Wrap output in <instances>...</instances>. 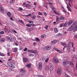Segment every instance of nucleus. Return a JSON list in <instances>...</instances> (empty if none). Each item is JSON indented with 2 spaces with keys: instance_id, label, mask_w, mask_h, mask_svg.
<instances>
[{
  "instance_id": "nucleus-4",
  "label": "nucleus",
  "mask_w": 77,
  "mask_h": 77,
  "mask_svg": "<svg viewBox=\"0 0 77 77\" xmlns=\"http://www.w3.org/2000/svg\"><path fill=\"white\" fill-rule=\"evenodd\" d=\"M6 39L9 42H11L13 41V38L11 37H9L8 36L6 37Z\"/></svg>"
},
{
  "instance_id": "nucleus-41",
  "label": "nucleus",
  "mask_w": 77,
  "mask_h": 77,
  "mask_svg": "<svg viewBox=\"0 0 77 77\" xmlns=\"http://www.w3.org/2000/svg\"><path fill=\"white\" fill-rule=\"evenodd\" d=\"M50 8H52V11H55V8H54V7H50Z\"/></svg>"
},
{
  "instance_id": "nucleus-48",
  "label": "nucleus",
  "mask_w": 77,
  "mask_h": 77,
  "mask_svg": "<svg viewBox=\"0 0 77 77\" xmlns=\"http://www.w3.org/2000/svg\"><path fill=\"white\" fill-rule=\"evenodd\" d=\"M38 14L39 15H42V13L41 12H39V13H38Z\"/></svg>"
},
{
  "instance_id": "nucleus-50",
  "label": "nucleus",
  "mask_w": 77,
  "mask_h": 77,
  "mask_svg": "<svg viewBox=\"0 0 77 77\" xmlns=\"http://www.w3.org/2000/svg\"><path fill=\"white\" fill-rule=\"evenodd\" d=\"M45 37V35H41V38H44Z\"/></svg>"
},
{
  "instance_id": "nucleus-36",
  "label": "nucleus",
  "mask_w": 77,
  "mask_h": 77,
  "mask_svg": "<svg viewBox=\"0 0 77 77\" xmlns=\"http://www.w3.org/2000/svg\"><path fill=\"white\" fill-rule=\"evenodd\" d=\"M31 64H28L27 65V67L28 68H30V67H31Z\"/></svg>"
},
{
  "instance_id": "nucleus-7",
  "label": "nucleus",
  "mask_w": 77,
  "mask_h": 77,
  "mask_svg": "<svg viewBox=\"0 0 77 77\" xmlns=\"http://www.w3.org/2000/svg\"><path fill=\"white\" fill-rule=\"evenodd\" d=\"M68 63L67 61L66 60H63V64L64 65L66 66L67 65Z\"/></svg>"
},
{
  "instance_id": "nucleus-34",
  "label": "nucleus",
  "mask_w": 77,
  "mask_h": 77,
  "mask_svg": "<svg viewBox=\"0 0 77 77\" xmlns=\"http://www.w3.org/2000/svg\"><path fill=\"white\" fill-rule=\"evenodd\" d=\"M49 5L50 6V7H53V6H52V3H49Z\"/></svg>"
},
{
  "instance_id": "nucleus-43",
  "label": "nucleus",
  "mask_w": 77,
  "mask_h": 77,
  "mask_svg": "<svg viewBox=\"0 0 77 77\" xmlns=\"http://www.w3.org/2000/svg\"><path fill=\"white\" fill-rule=\"evenodd\" d=\"M67 24H68L67 22H66V23H65V24H63V25H64V26H67Z\"/></svg>"
},
{
  "instance_id": "nucleus-31",
  "label": "nucleus",
  "mask_w": 77,
  "mask_h": 77,
  "mask_svg": "<svg viewBox=\"0 0 77 77\" xmlns=\"http://www.w3.org/2000/svg\"><path fill=\"white\" fill-rule=\"evenodd\" d=\"M55 50L56 51H58V52H59L60 53H61V51L58 50V49H57L56 48H55Z\"/></svg>"
},
{
  "instance_id": "nucleus-53",
  "label": "nucleus",
  "mask_w": 77,
  "mask_h": 77,
  "mask_svg": "<svg viewBox=\"0 0 77 77\" xmlns=\"http://www.w3.org/2000/svg\"><path fill=\"white\" fill-rule=\"evenodd\" d=\"M74 38H77V35H74Z\"/></svg>"
},
{
  "instance_id": "nucleus-61",
  "label": "nucleus",
  "mask_w": 77,
  "mask_h": 77,
  "mask_svg": "<svg viewBox=\"0 0 77 77\" xmlns=\"http://www.w3.org/2000/svg\"><path fill=\"white\" fill-rule=\"evenodd\" d=\"M27 50V48H25L24 49V50H23L24 51H26Z\"/></svg>"
},
{
  "instance_id": "nucleus-29",
  "label": "nucleus",
  "mask_w": 77,
  "mask_h": 77,
  "mask_svg": "<svg viewBox=\"0 0 77 77\" xmlns=\"http://www.w3.org/2000/svg\"><path fill=\"white\" fill-rule=\"evenodd\" d=\"M7 15L9 17H11V13L9 12H8Z\"/></svg>"
},
{
  "instance_id": "nucleus-56",
  "label": "nucleus",
  "mask_w": 77,
  "mask_h": 77,
  "mask_svg": "<svg viewBox=\"0 0 77 77\" xmlns=\"http://www.w3.org/2000/svg\"><path fill=\"white\" fill-rule=\"evenodd\" d=\"M31 14H29L28 15H26V17H29V16H31Z\"/></svg>"
},
{
  "instance_id": "nucleus-52",
  "label": "nucleus",
  "mask_w": 77,
  "mask_h": 77,
  "mask_svg": "<svg viewBox=\"0 0 77 77\" xmlns=\"http://www.w3.org/2000/svg\"><path fill=\"white\" fill-rule=\"evenodd\" d=\"M48 27V26H45V29H47Z\"/></svg>"
},
{
  "instance_id": "nucleus-54",
  "label": "nucleus",
  "mask_w": 77,
  "mask_h": 77,
  "mask_svg": "<svg viewBox=\"0 0 77 77\" xmlns=\"http://www.w3.org/2000/svg\"><path fill=\"white\" fill-rule=\"evenodd\" d=\"M32 51V50H28V52H29V53H30V51Z\"/></svg>"
},
{
  "instance_id": "nucleus-40",
  "label": "nucleus",
  "mask_w": 77,
  "mask_h": 77,
  "mask_svg": "<svg viewBox=\"0 0 77 77\" xmlns=\"http://www.w3.org/2000/svg\"><path fill=\"white\" fill-rule=\"evenodd\" d=\"M45 70H47L49 69L48 67L46 66L45 67Z\"/></svg>"
},
{
  "instance_id": "nucleus-46",
  "label": "nucleus",
  "mask_w": 77,
  "mask_h": 77,
  "mask_svg": "<svg viewBox=\"0 0 77 77\" xmlns=\"http://www.w3.org/2000/svg\"><path fill=\"white\" fill-rule=\"evenodd\" d=\"M65 76H66V77H71V76H69V75H68L66 74H65Z\"/></svg>"
},
{
  "instance_id": "nucleus-9",
  "label": "nucleus",
  "mask_w": 77,
  "mask_h": 77,
  "mask_svg": "<svg viewBox=\"0 0 77 77\" xmlns=\"http://www.w3.org/2000/svg\"><path fill=\"white\" fill-rule=\"evenodd\" d=\"M73 29V31L75 32L77 30V25H74V26L72 28Z\"/></svg>"
},
{
  "instance_id": "nucleus-59",
  "label": "nucleus",
  "mask_w": 77,
  "mask_h": 77,
  "mask_svg": "<svg viewBox=\"0 0 77 77\" xmlns=\"http://www.w3.org/2000/svg\"><path fill=\"white\" fill-rule=\"evenodd\" d=\"M38 77H44V76H42V75H38Z\"/></svg>"
},
{
  "instance_id": "nucleus-45",
  "label": "nucleus",
  "mask_w": 77,
  "mask_h": 77,
  "mask_svg": "<svg viewBox=\"0 0 77 77\" xmlns=\"http://www.w3.org/2000/svg\"><path fill=\"white\" fill-rule=\"evenodd\" d=\"M43 6H44V7L45 8H46L48 10V8L47 7V5H43Z\"/></svg>"
},
{
  "instance_id": "nucleus-60",
  "label": "nucleus",
  "mask_w": 77,
  "mask_h": 77,
  "mask_svg": "<svg viewBox=\"0 0 77 77\" xmlns=\"http://www.w3.org/2000/svg\"><path fill=\"white\" fill-rule=\"evenodd\" d=\"M71 61H72V62H74V59H72V60H71Z\"/></svg>"
},
{
  "instance_id": "nucleus-6",
  "label": "nucleus",
  "mask_w": 77,
  "mask_h": 77,
  "mask_svg": "<svg viewBox=\"0 0 77 77\" xmlns=\"http://www.w3.org/2000/svg\"><path fill=\"white\" fill-rule=\"evenodd\" d=\"M38 69L39 70H41L42 69V64L41 63H39L38 64Z\"/></svg>"
},
{
  "instance_id": "nucleus-8",
  "label": "nucleus",
  "mask_w": 77,
  "mask_h": 77,
  "mask_svg": "<svg viewBox=\"0 0 77 77\" xmlns=\"http://www.w3.org/2000/svg\"><path fill=\"white\" fill-rule=\"evenodd\" d=\"M74 26H70V27H69L68 28V29H67V31H71L72 30H73V29L72 28H73V27H74Z\"/></svg>"
},
{
  "instance_id": "nucleus-51",
  "label": "nucleus",
  "mask_w": 77,
  "mask_h": 77,
  "mask_svg": "<svg viewBox=\"0 0 77 77\" xmlns=\"http://www.w3.org/2000/svg\"><path fill=\"white\" fill-rule=\"evenodd\" d=\"M19 48L20 49V50H22L23 49V48H22V47H20V46L19 47Z\"/></svg>"
},
{
  "instance_id": "nucleus-15",
  "label": "nucleus",
  "mask_w": 77,
  "mask_h": 77,
  "mask_svg": "<svg viewBox=\"0 0 77 77\" xmlns=\"http://www.w3.org/2000/svg\"><path fill=\"white\" fill-rule=\"evenodd\" d=\"M67 23H68V26H70L72 23V21L71 20H69V22H67Z\"/></svg>"
},
{
  "instance_id": "nucleus-14",
  "label": "nucleus",
  "mask_w": 77,
  "mask_h": 77,
  "mask_svg": "<svg viewBox=\"0 0 77 77\" xmlns=\"http://www.w3.org/2000/svg\"><path fill=\"white\" fill-rule=\"evenodd\" d=\"M28 21L29 22V23H31V25H32V26H35V24H33V22L32 21ZM33 24V25H32Z\"/></svg>"
},
{
  "instance_id": "nucleus-5",
  "label": "nucleus",
  "mask_w": 77,
  "mask_h": 77,
  "mask_svg": "<svg viewBox=\"0 0 77 77\" xmlns=\"http://www.w3.org/2000/svg\"><path fill=\"white\" fill-rule=\"evenodd\" d=\"M62 73V69L61 68L59 69L57 71V73L58 75H61Z\"/></svg>"
},
{
  "instance_id": "nucleus-24",
  "label": "nucleus",
  "mask_w": 77,
  "mask_h": 77,
  "mask_svg": "<svg viewBox=\"0 0 77 77\" xmlns=\"http://www.w3.org/2000/svg\"><path fill=\"white\" fill-rule=\"evenodd\" d=\"M35 40H36L37 42H39L40 41V40L38 38H35Z\"/></svg>"
},
{
  "instance_id": "nucleus-44",
  "label": "nucleus",
  "mask_w": 77,
  "mask_h": 77,
  "mask_svg": "<svg viewBox=\"0 0 77 77\" xmlns=\"http://www.w3.org/2000/svg\"><path fill=\"white\" fill-rule=\"evenodd\" d=\"M19 22H21V23H24L23 21H22V20H19Z\"/></svg>"
},
{
  "instance_id": "nucleus-3",
  "label": "nucleus",
  "mask_w": 77,
  "mask_h": 77,
  "mask_svg": "<svg viewBox=\"0 0 77 77\" xmlns=\"http://www.w3.org/2000/svg\"><path fill=\"white\" fill-rule=\"evenodd\" d=\"M49 66L48 67V69L50 71H52L53 70V69L54 68V67L53 66V65H52V64L50 63L49 64Z\"/></svg>"
},
{
  "instance_id": "nucleus-38",
  "label": "nucleus",
  "mask_w": 77,
  "mask_h": 77,
  "mask_svg": "<svg viewBox=\"0 0 77 77\" xmlns=\"http://www.w3.org/2000/svg\"><path fill=\"white\" fill-rule=\"evenodd\" d=\"M62 45L64 47V48H66V47H67L66 44H64Z\"/></svg>"
},
{
  "instance_id": "nucleus-13",
  "label": "nucleus",
  "mask_w": 77,
  "mask_h": 77,
  "mask_svg": "<svg viewBox=\"0 0 77 77\" xmlns=\"http://www.w3.org/2000/svg\"><path fill=\"white\" fill-rule=\"evenodd\" d=\"M57 41L56 40H54L52 41V42H51V45H54L55 44V43H57Z\"/></svg>"
},
{
  "instance_id": "nucleus-19",
  "label": "nucleus",
  "mask_w": 77,
  "mask_h": 77,
  "mask_svg": "<svg viewBox=\"0 0 77 77\" xmlns=\"http://www.w3.org/2000/svg\"><path fill=\"white\" fill-rule=\"evenodd\" d=\"M13 51L14 53L17 52V48H14V49H13Z\"/></svg>"
},
{
  "instance_id": "nucleus-16",
  "label": "nucleus",
  "mask_w": 77,
  "mask_h": 77,
  "mask_svg": "<svg viewBox=\"0 0 77 77\" xmlns=\"http://www.w3.org/2000/svg\"><path fill=\"white\" fill-rule=\"evenodd\" d=\"M33 30H34V27H31L30 28L28 29V31H32Z\"/></svg>"
},
{
  "instance_id": "nucleus-37",
  "label": "nucleus",
  "mask_w": 77,
  "mask_h": 77,
  "mask_svg": "<svg viewBox=\"0 0 77 77\" xmlns=\"http://www.w3.org/2000/svg\"><path fill=\"white\" fill-rule=\"evenodd\" d=\"M22 10H23V8H21L20 7L19 8V11H22Z\"/></svg>"
},
{
  "instance_id": "nucleus-12",
  "label": "nucleus",
  "mask_w": 77,
  "mask_h": 77,
  "mask_svg": "<svg viewBox=\"0 0 77 77\" xmlns=\"http://www.w3.org/2000/svg\"><path fill=\"white\" fill-rule=\"evenodd\" d=\"M20 72L22 73L25 72V70L24 69H20Z\"/></svg>"
},
{
  "instance_id": "nucleus-49",
  "label": "nucleus",
  "mask_w": 77,
  "mask_h": 77,
  "mask_svg": "<svg viewBox=\"0 0 77 77\" xmlns=\"http://www.w3.org/2000/svg\"><path fill=\"white\" fill-rule=\"evenodd\" d=\"M31 25H29V24H26V26H27V27H30L31 26Z\"/></svg>"
},
{
  "instance_id": "nucleus-27",
  "label": "nucleus",
  "mask_w": 77,
  "mask_h": 77,
  "mask_svg": "<svg viewBox=\"0 0 77 77\" xmlns=\"http://www.w3.org/2000/svg\"><path fill=\"white\" fill-rule=\"evenodd\" d=\"M53 11H54L53 12H54V13H55V14H56L57 15H60V14H59V13L57 12V11H54V10Z\"/></svg>"
},
{
  "instance_id": "nucleus-11",
  "label": "nucleus",
  "mask_w": 77,
  "mask_h": 77,
  "mask_svg": "<svg viewBox=\"0 0 77 77\" xmlns=\"http://www.w3.org/2000/svg\"><path fill=\"white\" fill-rule=\"evenodd\" d=\"M0 12H1V13H3L4 12V9L3 7L1 6H0Z\"/></svg>"
},
{
  "instance_id": "nucleus-58",
  "label": "nucleus",
  "mask_w": 77,
  "mask_h": 77,
  "mask_svg": "<svg viewBox=\"0 0 77 77\" xmlns=\"http://www.w3.org/2000/svg\"><path fill=\"white\" fill-rule=\"evenodd\" d=\"M48 60V59L47 58V59H46V60L45 61V62H47Z\"/></svg>"
},
{
  "instance_id": "nucleus-23",
  "label": "nucleus",
  "mask_w": 77,
  "mask_h": 77,
  "mask_svg": "<svg viewBox=\"0 0 77 77\" xmlns=\"http://www.w3.org/2000/svg\"><path fill=\"white\" fill-rule=\"evenodd\" d=\"M60 19L61 20H64V17L63 16H61L60 18Z\"/></svg>"
},
{
  "instance_id": "nucleus-18",
  "label": "nucleus",
  "mask_w": 77,
  "mask_h": 77,
  "mask_svg": "<svg viewBox=\"0 0 77 77\" xmlns=\"http://www.w3.org/2000/svg\"><path fill=\"white\" fill-rule=\"evenodd\" d=\"M51 47L50 46H47L45 47V48L47 50H48L50 49Z\"/></svg>"
},
{
  "instance_id": "nucleus-42",
  "label": "nucleus",
  "mask_w": 77,
  "mask_h": 77,
  "mask_svg": "<svg viewBox=\"0 0 77 77\" xmlns=\"http://www.w3.org/2000/svg\"><path fill=\"white\" fill-rule=\"evenodd\" d=\"M59 20V18L58 17H57V19L56 20V22H58Z\"/></svg>"
},
{
  "instance_id": "nucleus-64",
  "label": "nucleus",
  "mask_w": 77,
  "mask_h": 77,
  "mask_svg": "<svg viewBox=\"0 0 77 77\" xmlns=\"http://www.w3.org/2000/svg\"><path fill=\"white\" fill-rule=\"evenodd\" d=\"M74 75L75 76H77V74L76 73H75L74 74Z\"/></svg>"
},
{
  "instance_id": "nucleus-22",
  "label": "nucleus",
  "mask_w": 77,
  "mask_h": 77,
  "mask_svg": "<svg viewBox=\"0 0 77 77\" xmlns=\"http://www.w3.org/2000/svg\"><path fill=\"white\" fill-rule=\"evenodd\" d=\"M54 30L55 33H57L58 32V31L57 30V28L56 27L54 28Z\"/></svg>"
},
{
  "instance_id": "nucleus-10",
  "label": "nucleus",
  "mask_w": 77,
  "mask_h": 77,
  "mask_svg": "<svg viewBox=\"0 0 77 77\" xmlns=\"http://www.w3.org/2000/svg\"><path fill=\"white\" fill-rule=\"evenodd\" d=\"M54 62L56 63H58V60L57 58H54Z\"/></svg>"
},
{
  "instance_id": "nucleus-32",
  "label": "nucleus",
  "mask_w": 77,
  "mask_h": 77,
  "mask_svg": "<svg viewBox=\"0 0 77 77\" xmlns=\"http://www.w3.org/2000/svg\"><path fill=\"white\" fill-rule=\"evenodd\" d=\"M32 20H34L36 18V16L35 15L32 16Z\"/></svg>"
},
{
  "instance_id": "nucleus-39",
  "label": "nucleus",
  "mask_w": 77,
  "mask_h": 77,
  "mask_svg": "<svg viewBox=\"0 0 77 77\" xmlns=\"http://www.w3.org/2000/svg\"><path fill=\"white\" fill-rule=\"evenodd\" d=\"M5 41V39L4 38H2L1 39V42H4Z\"/></svg>"
},
{
  "instance_id": "nucleus-20",
  "label": "nucleus",
  "mask_w": 77,
  "mask_h": 77,
  "mask_svg": "<svg viewBox=\"0 0 77 77\" xmlns=\"http://www.w3.org/2000/svg\"><path fill=\"white\" fill-rule=\"evenodd\" d=\"M25 7L26 8H28L29 7H31V5L29 4H27L26 5H24Z\"/></svg>"
},
{
  "instance_id": "nucleus-25",
  "label": "nucleus",
  "mask_w": 77,
  "mask_h": 77,
  "mask_svg": "<svg viewBox=\"0 0 77 77\" xmlns=\"http://www.w3.org/2000/svg\"><path fill=\"white\" fill-rule=\"evenodd\" d=\"M0 56L4 57L5 56V54L4 53H2V52H0Z\"/></svg>"
},
{
  "instance_id": "nucleus-2",
  "label": "nucleus",
  "mask_w": 77,
  "mask_h": 77,
  "mask_svg": "<svg viewBox=\"0 0 77 77\" xmlns=\"http://www.w3.org/2000/svg\"><path fill=\"white\" fill-rule=\"evenodd\" d=\"M7 64L9 66H11V68L12 69H14L15 68V63L14 62H12V63H11L9 62H8L7 63Z\"/></svg>"
},
{
  "instance_id": "nucleus-35",
  "label": "nucleus",
  "mask_w": 77,
  "mask_h": 77,
  "mask_svg": "<svg viewBox=\"0 0 77 77\" xmlns=\"http://www.w3.org/2000/svg\"><path fill=\"white\" fill-rule=\"evenodd\" d=\"M36 52H37V51L35 50L34 51H32V52H30V53H31L32 54H35V53H36Z\"/></svg>"
},
{
  "instance_id": "nucleus-62",
  "label": "nucleus",
  "mask_w": 77,
  "mask_h": 77,
  "mask_svg": "<svg viewBox=\"0 0 77 77\" xmlns=\"http://www.w3.org/2000/svg\"><path fill=\"white\" fill-rule=\"evenodd\" d=\"M10 59H8V61H11V60H12V58H10Z\"/></svg>"
},
{
  "instance_id": "nucleus-63",
  "label": "nucleus",
  "mask_w": 77,
  "mask_h": 77,
  "mask_svg": "<svg viewBox=\"0 0 77 77\" xmlns=\"http://www.w3.org/2000/svg\"><path fill=\"white\" fill-rule=\"evenodd\" d=\"M63 12L66 13V10L65 9H63Z\"/></svg>"
},
{
  "instance_id": "nucleus-57",
  "label": "nucleus",
  "mask_w": 77,
  "mask_h": 77,
  "mask_svg": "<svg viewBox=\"0 0 77 77\" xmlns=\"http://www.w3.org/2000/svg\"><path fill=\"white\" fill-rule=\"evenodd\" d=\"M67 72L69 73H71V71H69V70H68V71H67Z\"/></svg>"
},
{
  "instance_id": "nucleus-26",
  "label": "nucleus",
  "mask_w": 77,
  "mask_h": 77,
  "mask_svg": "<svg viewBox=\"0 0 77 77\" xmlns=\"http://www.w3.org/2000/svg\"><path fill=\"white\" fill-rule=\"evenodd\" d=\"M68 64H69V65H73V63L71 61L68 62Z\"/></svg>"
},
{
  "instance_id": "nucleus-47",
  "label": "nucleus",
  "mask_w": 77,
  "mask_h": 77,
  "mask_svg": "<svg viewBox=\"0 0 77 77\" xmlns=\"http://www.w3.org/2000/svg\"><path fill=\"white\" fill-rule=\"evenodd\" d=\"M4 34V32L3 31H2V32H0V34L3 35Z\"/></svg>"
},
{
  "instance_id": "nucleus-55",
  "label": "nucleus",
  "mask_w": 77,
  "mask_h": 77,
  "mask_svg": "<svg viewBox=\"0 0 77 77\" xmlns=\"http://www.w3.org/2000/svg\"><path fill=\"white\" fill-rule=\"evenodd\" d=\"M7 55L8 56H10V53L9 52H8V54H7Z\"/></svg>"
},
{
  "instance_id": "nucleus-17",
  "label": "nucleus",
  "mask_w": 77,
  "mask_h": 77,
  "mask_svg": "<svg viewBox=\"0 0 77 77\" xmlns=\"http://www.w3.org/2000/svg\"><path fill=\"white\" fill-rule=\"evenodd\" d=\"M77 24V21H76L74 22V23L72 24V25H71V26H77L76 25Z\"/></svg>"
},
{
  "instance_id": "nucleus-28",
  "label": "nucleus",
  "mask_w": 77,
  "mask_h": 77,
  "mask_svg": "<svg viewBox=\"0 0 77 77\" xmlns=\"http://www.w3.org/2000/svg\"><path fill=\"white\" fill-rule=\"evenodd\" d=\"M66 26H67V25H66L65 26H64V25H63V24H61V25L60 26V27H63V28H65V27H66Z\"/></svg>"
},
{
  "instance_id": "nucleus-30",
  "label": "nucleus",
  "mask_w": 77,
  "mask_h": 77,
  "mask_svg": "<svg viewBox=\"0 0 77 77\" xmlns=\"http://www.w3.org/2000/svg\"><path fill=\"white\" fill-rule=\"evenodd\" d=\"M14 2H15L14 0H11L9 2V3L10 4Z\"/></svg>"
},
{
  "instance_id": "nucleus-33",
  "label": "nucleus",
  "mask_w": 77,
  "mask_h": 77,
  "mask_svg": "<svg viewBox=\"0 0 77 77\" xmlns=\"http://www.w3.org/2000/svg\"><path fill=\"white\" fill-rule=\"evenodd\" d=\"M4 30H5V32H7L8 30V28L5 27Z\"/></svg>"
},
{
  "instance_id": "nucleus-21",
  "label": "nucleus",
  "mask_w": 77,
  "mask_h": 77,
  "mask_svg": "<svg viewBox=\"0 0 77 77\" xmlns=\"http://www.w3.org/2000/svg\"><path fill=\"white\" fill-rule=\"evenodd\" d=\"M23 62L25 63L26 62H27V61H28V59L27 58H23Z\"/></svg>"
},
{
  "instance_id": "nucleus-1",
  "label": "nucleus",
  "mask_w": 77,
  "mask_h": 77,
  "mask_svg": "<svg viewBox=\"0 0 77 77\" xmlns=\"http://www.w3.org/2000/svg\"><path fill=\"white\" fill-rule=\"evenodd\" d=\"M72 1H73V0H69V3H68V4H69V5H67L66 6V8H67L68 11H70V12L72 11L71 9L69 8V7H72L71 5L70 4L72 3Z\"/></svg>"
}]
</instances>
